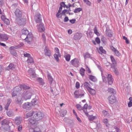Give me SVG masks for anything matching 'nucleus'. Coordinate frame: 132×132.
Here are the masks:
<instances>
[{"label":"nucleus","instance_id":"nucleus-20","mask_svg":"<svg viewBox=\"0 0 132 132\" xmlns=\"http://www.w3.org/2000/svg\"><path fill=\"white\" fill-rule=\"evenodd\" d=\"M111 48L112 51L114 52L117 56H119L121 55V54L119 52V51L113 47H112Z\"/></svg>","mask_w":132,"mask_h":132},{"label":"nucleus","instance_id":"nucleus-43","mask_svg":"<svg viewBox=\"0 0 132 132\" xmlns=\"http://www.w3.org/2000/svg\"><path fill=\"white\" fill-rule=\"evenodd\" d=\"M106 39L104 36H102L101 39V41L104 44L106 43Z\"/></svg>","mask_w":132,"mask_h":132},{"label":"nucleus","instance_id":"nucleus-33","mask_svg":"<svg viewBox=\"0 0 132 132\" xmlns=\"http://www.w3.org/2000/svg\"><path fill=\"white\" fill-rule=\"evenodd\" d=\"M111 59L112 63L114 65L117 64V62L114 57L112 56H110Z\"/></svg>","mask_w":132,"mask_h":132},{"label":"nucleus","instance_id":"nucleus-35","mask_svg":"<svg viewBox=\"0 0 132 132\" xmlns=\"http://www.w3.org/2000/svg\"><path fill=\"white\" fill-rule=\"evenodd\" d=\"M129 102L128 103V107H130L132 106V97H130L129 98Z\"/></svg>","mask_w":132,"mask_h":132},{"label":"nucleus","instance_id":"nucleus-22","mask_svg":"<svg viewBox=\"0 0 132 132\" xmlns=\"http://www.w3.org/2000/svg\"><path fill=\"white\" fill-rule=\"evenodd\" d=\"M84 87L86 88L87 90L91 88L90 85L87 82H84Z\"/></svg>","mask_w":132,"mask_h":132},{"label":"nucleus","instance_id":"nucleus-30","mask_svg":"<svg viewBox=\"0 0 132 132\" xmlns=\"http://www.w3.org/2000/svg\"><path fill=\"white\" fill-rule=\"evenodd\" d=\"M65 60L67 61H69L70 60L71 55L69 54H67L64 56Z\"/></svg>","mask_w":132,"mask_h":132},{"label":"nucleus","instance_id":"nucleus-21","mask_svg":"<svg viewBox=\"0 0 132 132\" xmlns=\"http://www.w3.org/2000/svg\"><path fill=\"white\" fill-rule=\"evenodd\" d=\"M21 86V85H20L15 87L14 89V92H18L20 91L22 89Z\"/></svg>","mask_w":132,"mask_h":132},{"label":"nucleus","instance_id":"nucleus-41","mask_svg":"<svg viewBox=\"0 0 132 132\" xmlns=\"http://www.w3.org/2000/svg\"><path fill=\"white\" fill-rule=\"evenodd\" d=\"M21 87L22 88H23L24 89H29L30 88L29 86H27L26 85H21Z\"/></svg>","mask_w":132,"mask_h":132},{"label":"nucleus","instance_id":"nucleus-48","mask_svg":"<svg viewBox=\"0 0 132 132\" xmlns=\"http://www.w3.org/2000/svg\"><path fill=\"white\" fill-rule=\"evenodd\" d=\"M86 68H85L86 71H87L88 73H91V71L90 68L88 67V66L86 65Z\"/></svg>","mask_w":132,"mask_h":132},{"label":"nucleus","instance_id":"nucleus-63","mask_svg":"<svg viewBox=\"0 0 132 132\" xmlns=\"http://www.w3.org/2000/svg\"><path fill=\"white\" fill-rule=\"evenodd\" d=\"M76 21V20L75 19H73L70 20V22L72 24L75 23Z\"/></svg>","mask_w":132,"mask_h":132},{"label":"nucleus","instance_id":"nucleus-51","mask_svg":"<svg viewBox=\"0 0 132 132\" xmlns=\"http://www.w3.org/2000/svg\"><path fill=\"white\" fill-rule=\"evenodd\" d=\"M123 39L125 40L127 44H129V40L125 36H123Z\"/></svg>","mask_w":132,"mask_h":132},{"label":"nucleus","instance_id":"nucleus-11","mask_svg":"<svg viewBox=\"0 0 132 132\" xmlns=\"http://www.w3.org/2000/svg\"><path fill=\"white\" fill-rule=\"evenodd\" d=\"M9 123V122L8 120H6L4 119L1 122V125L2 126L1 127V129H2V130H3V129H4L5 130H6V129H4V125H7L6 126L7 127H8V125Z\"/></svg>","mask_w":132,"mask_h":132},{"label":"nucleus","instance_id":"nucleus-28","mask_svg":"<svg viewBox=\"0 0 132 132\" xmlns=\"http://www.w3.org/2000/svg\"><path fill=\"white\" fill-rule=\"evenodd\" d=\"M89 79L93 82H96L97 81V79L96 77L92 75H90L89 76Z\"/></svg>","mask_w":132,"mask_h":132},{"label":"nucleus","instance_id":"nucleus-3","mask_svg":"<svg viewBox=\"0 0 132 132\" xmlns=\"http://www.w3.org/2000/svg\"><path fill=\"white\" fill-rule=\"evenodd\" d=\"M71 64L75 67H78L79 64V61L77 58H75L71 60L70 61Z\"/></svg>","mask_w":132,"mask_h":132},{"label":"nucleus","instance_id":"nucleus-46","mask_svg":"<svg viewBox=\"0 0 132 132\" xmlns=\"http://www.w3.org/2000/svg\"><path fill=\"white\" fill-rule=\"evenodd\" d=\"M3 22L5 23L7 25H9L10 23L9 20L7 18L5 19V20L3 21Z\"/></svg>","mask_w":132,"mask_h":132},{"label":"nucleus","instance_id":"nucleus-1","mask_svg":"<svg viewBox=\"0 0 132 132\" xmlns=\"http://www.w3.org/2000/svg\"><path fill=\"white\" fill-rule=\"evenodd\" d=\"M76 107L77 109L79 111H80L82 110L85 113V115L88 116V110H89L91 109V106H88L87 104H85L83 108L79 104H77L76 105Z\"/></svg>","mask_w":132,"mask_h":132},{"label":"nucleus","instance_id":"nucleus-2","mask_svg":"<svg viewBox=\"0 0 132 132\" xmlns=\"http://www.w3.org/2000/svg\"><path fill=\"white\" fill-rule=\"evenodd\" d=\"M33 113V118H35V119L37 121L40 120L42 119L43 115L41 112H34Z\"/></svg>","mask_w":132,"mask_h":132},{"label":"nucleus","instance_id":"nucleus-17","mask_svg":"<svg viewBox=\"0 0 132 132\" xmlns=\"http://www.w3.org/2000/svg\"><path fill=\"white\" fill-rule=\"evenodd\" d=\"M29 132H41V131L39 128L36 127L34 128H30Z\"/></svg>","mask_w":132,"mask_h":132},{"label":"nucleus","instance_id":"nucleus-45","mask_svg":"<svg viewBox=\"0 0 132 132\" xmlns=\"http://www.w3.org/2000/svg\"><path fill=\"white\" fill-rule=\"evenodd\" d=\"M67 111L66 110H64L60 114L61 116L63 117L64 116L67 114Z\"/></svg>","mask_w":132,"mask_h":132},{"label":"nucleus","instance_id":"nucleus-13","mask_svg":"<svg viewBox=\"0 0 132 132\" xmlns=\"http://www.w3.org/2000/svg\"><path fill=\"white\" fill-rule=\"evenodd\" d=\"M35 19L37 23H39L40 24L41 23V19L40 18V14H37L35 16Z\"/></svg>","mask_w":132,"mask_h":132},{"label":"nucleus","instance_id":"nucleus-47","mask_svg":"<svg viewBox=\"0 0 132 132\" xmlns=\"http://www.w3.org/2000/svg\"><path fill=\"white\" fill-rule=\"evenodd\" d=\"M37 80L41 84V85H43L44 84L43 79L42 78H38Z\"/></svg>","mask_w":132,"mask_h":132},{"label":"nucleus","instance_id":"nucleus-15","mask_svg":"<svg viewBox=\"0 0 132 132\" xmlns=\"http://www.w3.org/2000/svg\"><path fill=\"white\" fill-rule=\"evenodd\" d=\"M107 78L109 84L110 85H111L113 81V79L112 76L110 74H108Z\"/></svg>","mask_w":132,"mask_h":132},{"label":"nucleus","instance_id":"nucleus-58","mask_svg":"<svg viewBox=\"0 0 132 132\" xmlns=\"http://www.w3.org/2000/svg\"><path fill=\"white\" fill-rule=\"evenodd\" d=\"M76 87L77 89L79 88L80 84L78 82H76Z\"/></svg>","mask_w":132,"mask_h":132},{"label":"nucleus","instance_id":"nucleus-4","mask_svg":"<svg viewBox=\"0 0 132 132\" xmlns=\"http://www.w3.org/2000/svg\"><path fill=\"white\" fill-rule=\"evenodd\" d=\"M15 14L16 17V20L24 17L23 13L21 11L18 9H16L15 12Z\"/></svg>","mask_w":132,"mask_h":132},{"label":"nucleus","instance_id":"nucleus-32","mask_svg":"<svg viewBox=\"0 0 132 132\" xmlns=\"http://www.w3.org/2000/svg\"><path fill=\"white\" fill-rule=\"evenodd\" d=\"M45 54L46 55L50 56L51 55V53L50 51L46 48L45 50Z\"/></svg>","mask_w":132,"mask_h":132},{"label":"nucleus","instance_id":"nucleus-26","mask_svg":"<svg viewBox=\"0 0 132 132\" xmlns=\"http://www.w3.org/2000/svg\"><path fill=\"white\" fill-rule=\"evenodd\" d=\"M106 35L108 37H111L112 36V34L111 31L109 30H106Z\"/></svg>","mask_w":132,"mask_h":132},{"label":"nucleus","instance_id":"nucleus-44","mask_svg":"<svg viewBox=\"0 0 132 132\" xmlns=\"http://www.w3.org/2000/svg\"><path fill=\"white\" fill-rule=\"evenodd\" d=\"M14 66V65L12 64H10L7 67V69L9 70L10 69H12Z\"/></svg>","mask_w":132,"mask_h":132},{"label":"nucleus","instance_id":"nucleus-52","mask_svg":"<svg viewBox=\"0 0 132 132\" xmlns=\"http://www.w3.org/2000/svg\"><path fill=\"white\" fill-rule=\"evenodd\" d=\"M95 41L98 44H100V39L98 37H97L95 38Z\"/></svg>","mask_w":132,"mask_h":132},{"label":"nucleus","instance_id":"nucleus-59","mask_svg":"<svg viewBox=\"0 0 132 132\" xmlns=\"http://www.w3.org/2000/svg\"><path fill=\"white\" fill-rule=\"evenodd\" d=\"M24 56L25 57H28V58L30 57V55L29 53H26L24 54Z\"/></svg>","mask_w":132,"mask_h":132},{"label":"nucleus","instance_id":"nucleus-10","mask_svg":"<svg viewBox=\"0 0 132 132\" xmlns=\"http://www.w3.org/2000/svg\"><path fill=\"white\" fill-rule=\"evenodd\" d=\"M9 38V36L5 34H0V40L2 41H5Z\"/></svg>","mask_w":132,"mask_h":132},{"label":"nucleus","instance_id":"nucleus-40","mask_svg":"<svg viewBox=\"0 0 132 132\" xmlns=\"http://www.w3.org/2000/svg\"><path fill=\"white\" fill-rule=\"evenodd\" d=\"M11 102V101L10 100H9L7 104L5 106V109L6 110H7Z\"/></svg>","mask_w":132,"mask_h":132},{"label":"nucleus","instance_id":"nucleus-38","mask_svg":"<svg viewBox=\"0 0 132 132\" xmlns=\"http://www.w3.org/2000/svg\"><path fill=\"white\" fill-rule=\"evenodd\" d=\"M82 9L81 8H76L74 11V12L75 13H78L79 12L81 11Z\"/></svg>","mask_w":132,"mask_h":132},{"label":"nucleus","instance_id":"nucleus-37","mask_svg":"<svg viewBox=\"0 0 132 132\" xmlns=\"http://www.w3.org/2000/svg\"><path fill=\"white\" fill-rule=\"evenodd\" d=\"M103 122L105 125L107 127L109 126L110 125L108 123V121L107 119H104L103 120Z\"/></svg>","mask_w":132,"mask_h":132},{"label":"nucleus","instance_id":"nucleus-9","mask_svg":"<svg viewBox=\"0 0 132 132\" xmlns=\"http://www.w3.org/2000/svg\"><path fill=\"white\" fill-rule=\"evenodd\" d=\"M17 22L19 25L23 26L26 23V20L23 17L16 20Z\"/></svg>","mask_w":132,"mask_h":132},{"label":"nucleus","instance_id":"nucleus-49","mask_svg":"<svg viewBox=\"0 0 132 132\" xmlns=\"http://www.w3.org/2000/svg\"><path fill=\"white\" fill-rule=\"evenodd\" d=\"M54 56L56 61L57 62H58L59 61V59L58 58L59 56L58 55V54H55L54 55Z\"/></svg>","mask_w":132,"mask_h":132},{"label":"nucleus","instance_id":"nucleus-54","mask_svg":"<svg viewBox=\"0 0 132 132\" xmlns=\"http://www.w3.org/2000/svg\"><path fill=\"white\" fill-rule=\"evenodd\" d=\"M90 56V54L88 53H86L84 56V57L85 59H86L87 58H89Z\"/></svg>","mask_w":132,"mask_h":132},{"label":"nucleus","instance_id":"nucleus-6","mask_svg":"<svg viewBox=\"0 0 132 132\" xmlns=\"http://www.w3.org/2000/svg\"><path fill=\"white\" fill-rule=\"evenodd\" d=\"M22 94L25 100L30 98L32 95L31 93L29 91L23 93Z\"/></svg>","mask_w":132,"mask_h":132},{"label":"nucleus","instance_id":"nucleus-36","mask_svg":"<svg viewBox=\"0 0 132 132\" xmlns=\"http://www.w3.org/2000/svg\"><path fill=\"white\" fill-rule=\"evenodd\" d=\"M47 77L48 79L50 82L51 84L52 83V81H53V79L52 77L49 74H48L47 75Z\"/></svg>","mask_w":132,"mask_h":132},{"label":"nucleus","instance_id":"nucleus-39","mask_svg":"<svg viewBox=\"0 0 132 132\" xmlns=\"http://www.w3.org/2000/svg\"><path fill=\"white\" fill-rule=\"evenodd\" d=\"M94 31L95 34L97 36H99L100 35L99 32H98L97 30L96 26L95 27L94 29Z\"/></svg>","mask_w":132,"mask_h":132},{"label":"nucleus","instance_id":"nucleus-24","mask_svg":"<svg viewBox=\"0 0 132 132\" xmlns=\"http://www.w3.org/2000/svg\"><path fill=\"white\" fill-rule=\"evenodd\" d=\"M34 117H31L29 119V120L30 123L32 125L35 124L36 122L37 121L35 119V118H33Z\"/></svg>","mask_w":132,"mask_h":132},{"label":"nucleus","instance_id":"nucleus-55","mask_svg":"<svg viewBox=\"0 0 132 132\" xmlns=\"http://www.w3.org/2000/svg\"><path fill=\"white\" fill-rule=\"evenodd\" d=\"M84 1L88 5L90 6L91 4L90 2L88 0H84Z\"/></svg>","mask_w":132,"mask_h":132},{"label":"nucleus","instance_id":"nucleus-62","mask_svg":"<svg viewBox=\"0 0 132 132\" xmlns=\"http://www.w3.org/2000/svg\"><path fill=\"white\" fill-rule=\"evenodd\" d=\"M6 18L5 17V16L3 15H2L1 16V19L3 21L5 19H6Z\"/></svg>","mask_w":132,"mask_h":132},{"label":"nucleus","instance_id":"nucleus-5","mask_svg":"<svg viewBox=\"0 0 132 132\" xmlns=\"http://www.w3.org/2000/svg\"><path fill=\"white\" fill-rule=\"evenodd\" d=\"M15 100L16 103L21 104V102L23 100H25L22 94L18 95L16 98Z\"/></svg>","mask_w":132,"mask_h":132},{"label":"nucleus","instance_id":"nucleus-16","mask_svg":"<svg viewBox=\"0 0 132 132\" xmlns=\"http://www.w3.org/2000/svg\"><path fill=\"white\" fill-rule=\"evenodd\" d=\"M22 119V118L21 117H16L14 120V122L16 125H19L21 123Z\"/></svg>","mask_w":132,"mask_h":132},{"label":"nucleus","instance_id":"nucleus-19","mask_svg":"<svg viewBox=\"0 0 132 132\" xmlns=\"http://www.w3.org/2000/svg\"><path fill=\"white\" fill-rule=\"evenodd\" d=\"M98 53L101 54H105L106 53V51L103 49L102 47L100 46L99 50H98Z\"/></svg>","mask_w":132,"mask_h":132},{"label":"nucleus","instance_id":"nucleus-25","mask_svg":"<svg viewBox=\"0 0 132 132\" xmlns=\"http://www.w3.org/2000/svg\"><path fill=\"white\" fill-rule=\"evenodd\" d=\"M89 93L92 95H94L96 94V91L95 90L92 88H90L88 90Z\"/></svg>","mask_w":132,"mask_h":132},{"label":"nucleus","instance_id":"nucleus-23","mask_svg":"<svg viewBox=\"0 0 132 132\" xmlns=\"http://www.w3.org/2000/svg\"><path fill=\"white\" fill-rule=\"evenodd\" d=\"M31 112L28 113L26 115H24V118H27L34 115L33 112Z\"/></svg>","mask_w":132,"mask_h":132},{"label":"nucleus","instance_id":"nucleus-7","mask_svg":"<svg viewBox=\"0 0 132 132\" xmlns=\"http://www.w3.org/2000/svg\"><path fill=\"white\" fill-rule=\"evenodd\" d=\"M108 99L109 102L111 104H113L117 101L116 99L113 94L108 97Z\"/></svg>","mask_w":132,"mask_h":132},{"label":"nucleus","instance_id":"nucleus-64","mask_svg":"<svg viewBox=\"0 0 132 132\" xmlns=\"http://www.w3.org/2000/svg\"><path fill=\"white\" fill-rule=\"evenodd\" d=\"M69 19L68 18V17L67 16H66V17H65L64 18V21L65 22H67L69 20Z\"/></svg>","mask_w":132,"mask_h":132},{"label":"nucleus","instance_id":"nucleus-31","mask_svg":"<svg viewBox=\"0 0 132 132\" xmlns=\"http://www.w3.org/2000/svg\"><path fill=\"white\" fill-rule=\"evenodd\" d=\"M71 11L70 9L69 8L68 10L66 9L64 10L62 12L61 14L63 15H65V13L68 14L70 11Z\"/></svg>","mask_w":132,"mask_h":132},{"label":"nucleus","instance_id":"nucleus-8","mask_svg":"<svg viewBox=\"0 0 132 132\" xmlns=\"http://www.w3.org/2000/svg\"><path fill=\"white\" fill-rule=\"evenodd\" d=\"M25 38L23 39L25 40L28 43H29L32 41V35L31 33H29L25 36Z\"/></svg>","mask_w":132,"mask_h":132},{"label":"nucleus","instance_id":"nucleus-12","mask_svg":"<svg viewBox=\"0 0 132 132\" xmlns=\"http://www.w3.org/2000/svg\"><path fill=\"white\" fill-rule=\"evenodd\" d=\"M21 32L22 34L21 36V38L22 39H24V38H23V36H26L29 33V31L26 28H24L22 30Z\"/></svg>","mask_w":132,"mask_h":132},{"label":"nucleus","instance_id":"nucleus-18","mask_svg":"<svg viewBox=\"0 0 132 132\" xmlns=\"http://www.w3.org/2000/svg\"><path fill=\"white\" fill-rule=\"evenodd\" d=\"M74 95L75 97L76 98H78L80 97L84 96V94H79L78 90H76L74 93Z\"/></svg>","mask_w":132,"mask_h":132},{"label":"nucleus","instance_id":"nucleus-27","mask_svg":"<svg viewBox=\"0 0 132 132\" xmlns=\"http://www.w3.org/2000/svg\"><path fill=\"white\" fill-rule=\"evenodd\" d=\"M85 70V69L81 68L79 70V73L81 76H83L84 75Z\"/></svg>","mask_w":132,"mask_h":132},{"label":"nucleus","instance_id":"nucleus-56","mask_svg":"<svg viewBox=\"0 0 132 132\" xmlns=\"http://www.w3.org/2000/svg\"><path fill=\"white\" fill-rule=\"evenodd\" d=\"M60 6L62 7L65 8L66 6V5L65 4L64 2H62L60 3Z\"/></svg>","mask_w":132,"mask_h":132},{"label":"nucleus","instance_id":"nucleus-29","mask_svg":"<svg viewBox=\"0 0 132 132\" xmlns=\"http://www.w3.org/2000/svg\"><path fill=\"white\" fill-rule=\"evenodd\" d=\"M32 71V69H29L28 71V72L29 73V74L30 75V76L32 78H35L36 76V75L35 73H31V71Z\"/></svg>","mask_w":132,"mask_h":132},{"label":"nucleus","instance_id":"nucleus-14","mask_svg":"<svg viewBox=\"0 0 132 132\" xmlns=\"http://www.w3.org/2000/svg\"><path fill=\"white\" fill-rule=\"evenodd\" d=\"M37 27L38 31L39 32L43 31H45V29L43 23H41L39 25H37Z\"/></svg>","mask_w":132,"mask_h":132},{"label":"nucleus","instance_id":"nucleus-61","mask_svg":"<svg viewBox=\"0 0 132 132\" xmlns=\"http://www.w3.org/2000/svg\"><path fill=\"white\" fill-rule=\"evenodd\" d=\"M16 92H14V90L13 91V93H12V97H14L17 94L16 93Z\"/></svg>","mask_w":132,"mask_h":132},{"label":"nucleus","instance_id":"nucleus-34","mask_svg":"<svg viewBox=\"0 0 132 132\" xmlns=\"http://www.w3.org/2000/svg\"><path fill=\"white\" fill-rule=\"evenodd\" d=\"M34 60L31 57H30L28 58L27 60V62L28 63H33L34 62Z\"/></svg>","mask_w":132,"mask_h":132},{"label":"nucleus","instance_id":"nucleus-53","mask_svg":"<svg viewBox=\"0 0 132 132\" xmlns=\"http://www.w3.org/2000/svg\"><path fill=\"white\" fill-rule=\"evenodd\" d=\"M108 91L110 93H111L113 94L114 92V90L112 88H109L108 89Z\"/></svg>","mask_w":132,"mask_h":132},{"label":"nucleus","instance_id":"nucleus-50","mask_svg":"<svg viewBox=\"0 0 132 132\" xmlns=\"http://www.w3.org/2000/svg\"><path fill=\"white\" fill-rule=\"evenodd\" d=\"M95 117L92 116H90L89 117V119L90 121H93L95 119Z\"/></svg>","mask_w":132,"mask_h":132},{"label":"nucleus","instance_id":"nucleus-57","mask_svg":"<svg viewBox=\"0 0 132 132\" xmlns=\"http://www.w3.org/2000/svg\"><path fill=\"white\" fill-rule=\"evenodd\" d=\"M7 115L9 117H11L12 115V113L11 111H8L7 113Z\"/></svg>","mask_w":132,"mask_h":132},{"label":"nucleus","instance_id":"nucleus-42","mask_svg":"<svg viewBox=\"0 0 132 132\" xmlns=\"http://www.w3.org/2000/svg\"><path fill=\"white\" fill-rule=\"evenodd\" d=\"M55 53H57L58 54L59 57L61 56L60 54V53L59 50L58 48L57 47L55 48Z\"/></svg>","mask_w":132,"mask_h":132},{"label":"nucleus","instance_id":"nucleus-60","mask_svg":"<svg viewBox=\"0 0 132 132\" xmlns=\"http://www.w3.org/2000/svg\"><path fill=\"white\" fill-rule=\"evenodd\" d=\"M22 128V127L21 125H20L18 127V130L19 131H20L21 130Z\"/></svg>","mask_w":132,"mask_h":132}]
</instances>
